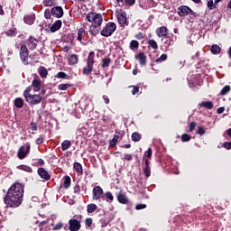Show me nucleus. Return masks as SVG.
<instances>
[{"mask_svg":"<svg viewBox=\"0 0 231 231\" xmlns=\"http://www.w3.org/2000/svg\"><path fill=\"white\" fill-rule=\"evenodd\" d=\"M23 198H24V185L15 182L8 189L4 198V203L6 205V208H17V207H21Z\"/></svg>","mask_w":231,"mask_h":231,"instance_id":"obj_1","label":"nucleus"},{"mask_svg":"<svg viewBox=\"0 0 231 231\" xmlns=\"http://www.w3.org/2000/svg\"><path fill=\"white\" fill-rule=\"evenodd\" d=\"M82 215H74L72 218L69 220L68 224H65L64 230L79 231L82 225Z\"/></svg>","mask_w":231,"mask_h":231,"instance_id":"obj_2","label":"nucleus"},{"mask_svg":"<svg viewBox=\"0 0 231 231\" xmlns=\"http://www.w3.org/2000/svg\"><path fill=\"white\" fill-rule=\"evenodd\" d=\"M93 64H95V52L90 51L87 60V66L83 68V75H90L93 71Z\"/></svg>","mask_w":231,"mask_h":231,"instance_id":"obj_3","label":"nucleus"},{"mask_svg":"<svg viewBox=\"0 0 231 231\" xmlns=\"http://www.w3.org/2000/svg\"><path fill=\"white\" fill-rule=\"evenodd\" d=\"M116 31V24L115 23H107L101 31L103 37H111L112 33Z\"/></svg>","mask_w":231,"mask_h":231,"instance_id":"obj_4","label":"nucleus"},{"mask_svg":"<svg viewBox=\"0 0 231 231\" xmlns=\"http://www.w3.org/2000/svg\"><path fill=\"white\" fill-rule=\"evenodd\" d=\"M30 143H27L24 145H22L17 152V157L19 158V160H24V158H26V156H28V154H30Z\"/></svg>","mask_w":231,"mask_h":231,"instance_id":"obj_5","label":"nucleus"},{"mask_svg":"<svg viewBox=\"0 0 231 231\" xmlns=\"http://www.w3.org/2000/svg\"><path fill=\"white\" fill-rule=\"evenodd\" d=\"M178 14L180 15V17H185L187 15H192V17H196L197 15L196 13H194V11H192V9H190V7L187 5H182L179 7Z\"/></svg>","mask_w":231,"mask_h":231,"instance_id":"obj_6","label":"nucleus"},{"mask_svg":"<svg viewBox=\"0 0 231 231\" xmlns=\"http://www.w3.org/2000/svg\"><path fill=\"white\" fill-rule=\"evenodd\" d=\"M25 101L30 106H37L40 102H42V97H41V95L31 94L30 96H27V97H25Z\"/></svg>","mask_w":231,"mask_h":231,"instance_id":"obj_7","label":"nucleus"},{"mask_svg":"<svg viewBox=\"0 0 231 231\" xmlns=\"http://www.w3.org/2000/svg\"><path fill=\"white\" fill-rule=\"evenodd\" d=\"M116 15L117 18V21L120 24V26L125 27V24L127 25V14H125V11L124 10H119V11H116Z\"/></svg>","mask_w":231,"mask_h":231,"instance_id":"obj_8","label":"nucleus"},{"mask_svg":"<svg viewBox=\"0 0 231 231\" xmlns=\"http://www.w3.org/2000/svg\"><path fill=\"white\" fill-rule=\"evenodd\" d=\"M33 80L32 81V87L33 88L34 92H39L42 88V81L41 80V78H39V75L33 74Z\"/></svg>","mask_w":231,"mask_h":231,"instance_id":"obj_9","label":"nucleus"},{"mask_svg":"<svg viewBox=\"0 0 231 231\" xmlns=\"http://www.w3.org/2000/svg\"><path fill=\"white\" fill-rule=\"evenodd\" d=\"M28 55H30V51H28V47H26L25 44L21 45L20 49V59L23 60V62H25V60H28Z\"/></svg>","mask_w":231,"mask_h":231,"instance_id":"obj_10","label":"nucleus"},{"mask_svg":"<svg viewBox=\"0 0 231 231\" xmlns=\"http://www.w3.org/2000/svg\"><path fill=\"white\" fill-rule=\"evenodd\" d=\"M51 14L54 17H57V19H60L64 15V9L61 6H55L51 8Z\"/></svg>","mask_w":231,"mask_h":231,"instance_id":"obj_11","label":"nucleus"},{"mask_svg":"<svg viewBox=\"0 0 231 231\" xmlns=\"http://www.w3.org/2000/svg\"><path fill=\"white\" fill-rule=\"evenodd\" d=\"M38 176L42 178V180H45V181H48L51 179V175H50V172L46 171L44 168H38Z\"/></svg>","mask_w":231,"mask_h":231,"instance_id":"obj_12","label":"nucleus"},{"mask_svg":"<svg viewBox=\"0 0 231 231\" xmlns=\"http://www.w3.org/2000/svg\"><path fill=\"white\" fill-rule=\"evenodd\" d=\"M104 196V189L100 186H96L93 189V199H96L97 201L100 199Z\"/></svg>","mask_w":231,"mask_h":231,"instance_id":"obj_13","label":"nucleus"},{"mask_svg":"<svg viewBox=\"0 0 231 231\" xmlns=\"http://www.w3.org/2000/svg\"><path fill=\"white\" fill-rule=\"evenodd\" d=\"M26 44L29 47V50H35L37 48V44H39V41L35 39V37L30 36L26 41Z\"/></svg>","mask_w":231,"mask_h":231,"instance_id":"obj_14","label":"nucleus"},{"mask_svg":"<svg viewBox=\"0 0 231 231\" xmlns=\"http://www.w3.org/2000/svg\"><path fill=\"white\" fill-rule=\"evenodd\" d=\"M135 59L139 60V64L141 66H145L147 64V56H145L144 52H139Z\"/></svg>","mask_w":231,"mask_h":231,"instance_id":"obj_15","label":"nucleus"},{"mask_svg":"<svg viewBox=\"0 0 231 231\" xmlns=\"http://www.w3.org/2000/svg\"><path fill=\"white\" fill-rule=\"evenodd\" d=\"M156 33L158 37H167V34L169 33V30L167 29V27L162 26V27L157 28Z\"/></svg>","mask_w":231,"mask_h":231,"instance_id":"obj_16","label":"nucleus"},{"mask_svg":"<svg viewBox=\"0 0 231 231\" xmlns=\"http://www.w3.org/2000/svg\"><path fill=\"white\" fill-rule=\"evenodd\" d=\"M117 201H119L122 205H127L129 203V199L124 193L117 194Z\"/></svg>","mask_w":231,"mask_h":231,"instance_id":"obj_17","label":"nucleus"},{"mask_svg":"<svg viewBox=\"0 0 231 231\" xmlns=\"http://www.w3.org/2000/svg\"><path fill=\"white\" fill-rule=\"evenodd\" d=\"M68 62L69 66H75V64H79V56L76 54L69 55L68 58Z\"/></svg>","mask_w":231,"mask_h":231,"instance_id":"obj_18","label":"nucleus"},{"mask_svg":"<svg viewBox=\"0 0 231 231\" xmlns=\"http://www.w3.org/2000/svg\"><path fill=\"white\" fill-rule=\"evenodd\" d=\"M62 27V21L57 20L51 27V32L54 33V32H59L60 28Z\"/></svg>","mask_w":231,"mask_h":231,"instance_id":"obj_19","label":"nucleus"},{"mask_svg":"<svg viewBox=\"0 0 231 231\" xmlns=\"http://www.w3.org/2000/svg\"><path fill=\"white\" fill-rule=\"evenodd\" d=\"M162 42H163L165 48H169V46L174 45V40L169 36L162 38Z\"/></svg>","mask_w":231,"mask_h":231,"instance_id":"obj_20","label":"nucleus"},{"mask_svg":"<svg viewBox=\"0 0 231 231\" xmlns=\"http://www.w3.org/2000/svg\"><path fill=\"white\" fill-rule=\"evenodd\" d=\"M92 23H94V24H97V26H101L103 23L102 14H95Z\"/></svg>","mask_w":231,"mask_h":231,"instance_id":"obj_21","label":"nucleus"},{"mask_svg":"<svg viewBox=\"0 0 231 231\" xmlns=\"http://www.w3.org/2000/svg\"><path fill=\"white\" fill-rule=\"evenodd\" d=\"M38 73L42 79H47L48 77V69H45L44 66H40L38 68Z\"/></svg>","mask_w":231,"mask_h":231,"instance_id":"obj_22","label":"nucleus"},{"mask_svg":"<svg viewBox=\"0 0 231 231\" xmlns=\"http://www.w3.org/2000/svg\"><path fill=\"white\" fill-rule=\"evenodd\" d=\"M25 24L32 25L35 22V14H30L23 17Z\"/></svg>","mask_w":231,"mask_h":231,"instance_id":"obj_23","label":"nucleus"},{"mask_svg":"<svg viewBox=\"0 0 231 231\" xmlns=\"http://www.w3.org/2000/svg\"><path fill=\"white\" fill-rule=\"evenodd\" d=\"M102 199H106V203H111L114 201L115 197H113V193H111V191H107L102 196Z\"/></svg>","mask_w":231,"mask_h":231,"instance_id":"obj_24","label":"nucleus"},{"mask_svg":"<svg viewBox=\"0 0 231 231\" xmlns=\"http://www.w3.org/2000/svg\"><path fill=\"white\" fill-rule=\"evenodd\" d=\"M199 107H205L206 109H213L214 108V103L212 101H203L200 104H199Z\"/></svg>","mask_w":231,"mask_h":231,"instance_id":"obj_25","label":"nucleus"},{"mask_svg":"<svg viewBox=\"0 0 231 231\" xmlns=\"http://www.w3.org/2000/svg\"><path fill=\"white\" fill-rule=\"evenodd\" d=\"M210 51L213 55H219V53H221V47L217 44H213L210 47Z\"/></svg>","mask_w":231,"mask_h":231,"instance_id":"obj_26","label":"nucleus"},{"mask_svg":"<svg viewBox=\"0 0 231 231\" xmlns=\"http://www.w3.org/2000/svg\"><path fill=\"white\" fill-rule=\"evenodd\" d=\"M74 170L76 171V172L78 174H79V176H82V174H84V170L82 169V164H80L79 162H74Z\"/></svg>","mask_w":231,"mask_h":231,"instance_id":"obj_27","label":"nucleus"},{"mask_svg":"<svg viewBox=\"0 0 231 231\" xmlns=\"http://www.w3.org/2000/svg\"><path fill=\"white\" fill-rule=\"evenodd\" d=\"M14 106L18 109H21L24 106V99L23 97H17L14 99Z\"/></svg>","mask_w":231,"mask_h":231,"instance_id":"obj_28","label":"nucleus"},{"mask_svg":"<svg viewBox=\"0 0 231 231\" xmlns=\"http://www.w3.org/2000/svg\"><path fill=\"white\" fill-rule=\"evenodd\" d=\"M98 32H100V26L98 25H91L89 28V33L91 35H98Z\"/></svg>","mask_w":231,"mask_h":231,"instance_id":"obj_29","label":"nucleus"},{"mask_svg":"<svg viewBox=\"0 0 231 231\" xmlns=\"http://www.w3.org/2000/svg\"><path fill=\"white\" fill-rule=\"evenodd\" d=\"M71 147V141L69 140H65L61 143V150L62 151H68Z\"/></svg>","mask_w":231,"mask_h":231,"instance_id":"obj_30","label":"nucleus"},{"mask_svg":"<svg viewBox=\"0 0 231 231\" xmlns=\"http://www.w3.org/2000/svg\"><path fill=\"white\" fill-rule=\"evenodd\" d=\"M7 37H15L17 35V28L9 29L5 32Z\"/></svg>","mask_w":231,"mask_h":231,"instance_id":"obj_31","label":"nucleus"},{"mask_svg":"<svg viewBox=\"0 0 231 231\" xmlns=\"http://www.w3.org/2000/svg\"><path fill=\"white\" fill-rule=\"evenodd\" d=\"M86 37V30L84 28H80L78 31V41L82 42V38Z\"/></svg>","mask_w":231,"mask_h":231,"instance_id":"obj_32","label":"nucleus"},{"mask_svg":"<svg viewBox=\"0 0 231 231\" xmlns=\"http://www.w3.org/2000/svg\"><path fill=\"white\" fill-rule=\"evenodd\" d=\"M17 169H19L20 171H24V172H33L32 167L26 165H19L17 166Z\"/></svg>","mask_w":231,"mask_h":231,"instance_id":"obj_33","label":"nucleus"},{"mask_svg":"<svg viewBox=\"0 0 231 231\" xmlns=\"http://www.w3.org/2000/svg\"><path fill=\"white\" fill-rule=\"evenodd\" d=\"M97 207L96 204H88L87 206V211L88 214H93V212H95V210H97Z\"/></svg>","mask_w":231,"mask_h":231,"instance_id":"obj_34","label":"nucleus"},{"mask_svg":"<svg viewBox=\"0 0 231 231\" xmlns=\"http://www.w3.org/2000/svg\"><path fill=\"white\" fill-rule=\"evenodd\" d=\"M230 89H231L230 85L225 86L220 91L221 97H225V95H228V93H230Z\"/></svg>","mask_w":231,"mask_h":231,"instance_id":"obj_35","label":"nucleus"},{"mask_svg":"<svg viewBox=\"0 0 231 231\" xmlns=\"http://www.w3.org/2000/svg\"><path fill=\"white\" fill-rule=\"evenodd\" d=\"M142 140V134L137 132L132 134V141L133 142H140Z\"/></svg>","mask_w":231,"mask_h":231,"instance_id":"obj_36","label":"nucleus"},{"mask_svg":"<svg viewBox=\"0 0 231 231\" xmlns=\"http://www.w3.org/2000/svg\"><path fill=\"white\" fill-rule=\"evenodd\" d=\"M140 43L136 40H133L130 42V50H138Z\"/></svg>","mask_w":231,"mask_h":231,"instance_id":"obj_37","label":"nucleus"},{"mask_svg":"<svg viewBox=\"0 0 231 231\" xmlns=\"http://www.w3.org/2000/svg\"><path fill=\"white\" fill-rule=\"evenodd\" d=\"M70 185H71V178H69V176L65 177V180L63 182L64 189H69Z\"/></svg>","mask_w":231,"mask_h":231,"instance_id":"obj_38","label":"nucleus"},{"mask_svg":"<svg viewBox=\"0 0 231 231\" xmlns=\"http://www.w3.org/2000/svg\"><path fill=\"white\" fill-rule=\"evenodd\" d=\"M57 5V0H43V6H54Z\"/></svg>","mask_w":231,"mask_h":231,"instance_id":"obj_39","label":"nucleus"},{"mask_svg":"<svg viewBox=\"0 0 231 231\" xmlns=\"http://www.w3.org/2000/svg\"><path fill=\"white\" fill-rule=\"evenodd\" d=\"M56 79H65L66 80L69 79V77L66 72L60 71L58 75L55 76Z\"/></svg>","mask_w":231,"mask_h":231,"instance_id":"obj_40","label":"nucleus"},{"mask_svg":"<svg viewBox=\"0 0 231 231\" xmlns=\"http://www.w3.org/2000/svg\"><path fill=\"white\" fill-rule=\"evenodd\" d=\"M102 62V68H109V64H111V58H105Z\"/></svg>","mask_w":231,"mask_h":231,"instance_id":"obj_41","label":"nucleus"},{"mask_svg":"<svg viewBox=\"0 0 231 231\" xmlns=\"http://www.w3.org/2000/svg\"><path fill=\"white\" fill-rule=\"evenodd\" d=\"M148 45L152 48V50H158V43L154 40H149Z\"/></svg>","mask_w":231,"mask_h":231,"instance_id":"obj_42","label":"nucleus"},{"mask_svg":"<svg viewBox=\"0 0 231 231\" xmlns=\"http://www.w3.org/2000/svg\"><path fill=\"white\" fill-rule=\"evenodd\" d=\"M69 88H71V84L65 83V84H60L58 86V88L60 91H66V89H68Z\"/></svg>","mask_w":231,"mask_h":231,"instance_id":"obj_43","label":"nucleus"},{"mask_svg":"<svg viewBox=\"0 0 231 231\" xmlns=\"http://www.w3.org/2000/svg\"><path fill=\"white\" fill-rule=\"evenodd\" d=\"M143 173L146 178H149L151 176V166H144Z\"/></svg>","mask_w":231,"mask_h":231,"instance_id":"obj_44","label":"nucleus"},{"mask_svg":"<svg viewBox=\"0 0 231 231\" xmlns=\"http://www.w3.org/2000/svg\"><path fill=\"white\" fill-rule=\"evenodd\" d=\"M64 226H66V224L60 222L52 227V230H60L61 228H64Z\"/></svg>","mask_w":231,"mask_h":231,"instance_id":"obj_45","label":"nucleus"},{"mask_svg":"<svg viewBox=\"0 0 231 231\" xmlns=\"http://www.w3.org/2000/svg\"><path fill=\"white\" fill-rule=\"evenodd\" d=\"M32 87H27L25 88V90L23 91V97L24 98L28 97L29 96H31L32 94Z\"/></svg>","mask_w":231,"mask_h":231,"instance_id":"obj_46","label":"nucleus"},{"mask_svg":"<svg viewBox=\"0 0 231 231\" xmlns=\"http://www.w3.org/2000/svg\"><path fill=\"white\" fill-rule=\"evenodd\" d=\"M207 131L205 130V127L203 126H199L197 130V134H199L200 136H203Z\"/></svg>","mask_w":231,"mask_h":231,"instance_id":"obj_47","label":"nucleus"},{"mask_svg":"<svg viewBox=\"0 0 231 231\" xmlns=\"http://www.w3.org/2000/svg\"><path fill=\"white\" fill-rule=\"evenodd\" d=\"M94 17H95V13H88L86 15V19H87V21H88V23H93Z\"/></svg>","mask_w":231,"mask_h":231,"instance_id":"obj_48","label":"nucleus"},{"mask_svg":"<svg viewBox=\"0 0 231 231\" xmlns=\"http://www.w3.org/2000/svg\"><path fill=\"white\" fill-rule=\"evenodd\" d=\"M118 135H114V138L110 141L111 147H115L116 145V142H118Z\"/></svg>","mask_w":231,"mask_h":231,"instance_id":"obj_49","label":"nucleus"},{"mask_svg":"<svg viewBox=\"0 0 231 231\" xmlns=\"http://www.w3.org/2000/svg\"><path fill=\"white\" fill-rule=\"evenodd\" d=\"M190 135L189 134H183L182 135H181V142H189V140H190Z\"/></svg>","mask_w":231,"mask_h":231,"instance_id":"obj_50","label":"nucleus"},{"mask_svg":"<svg viewBox=\"0 0 231 231\" xmlns=\"http://www.w3.org/2000/svg\"><path fill=\"white\" fill-rule=\"evenodd\" d=\"M166 59H167V54H162V55H161L160 58L155 60V62H157V63L163 62V61H165Z\"/></svg>","mask_w":231,"mask_h":231,"instance_id":"obj_51","label":"nucleus"},{"mask_svg":"<svg viewBox=\"0 0 231 231\" xmlns=\"http://www.w3.org/2000/svg\"><path fill=\"white\" fill-rule=\"evenodd\" d=\"M144 156H146V158H152V148H148V150L144 152Z\"/></svg>","mask_w":231,"mask_h":231,"instance_id":"obj_52","label":"nucleus"},{"mask_svg":"<svg viewBox=\"0 0 231 231\" xmlns=\"http://www.w3.org/2000/svg\"><path fill=\"white\" fill-rule=\"evenodd\" d=\"M85 225L88 227H91V226L93 225V218L91 217L86 218Z\"/></svg>","mask_w":231,"mask_h":231,"instance_id":"obj_53","label":"nucleus"},{"mask_svg":"<svg viewBox=\"0 0 231 231\" xmlns=\"http://www.w3.org/2000/svg\"><path fill=\"white\" fill-rule=\"evenodd\" d=\"M37 145H41L44 143V135H41L39 138L36 139Z\"/></svg>","mask_w":231,"mask_h":231,"instance_id":"obj_54","label":"nucleus"},{"mask_svg":"<svg viewBox=\"0 0 231 231\" xmlns=\"http://www.w3.org/2000/svg\"><path fill=\"white\" fill-rule=\"evenodd\" d=\"M143 208H147V205H145V204H137V205L135 206V209H136V210H142V209H143Z\"/></svg>","mask_w":231,"mask_h":231,"instance_id":"obj_55","label":"nucleus"},{"mask_svg":"<svg viewBox=\"0 0 231 231\" xmlns=\"http://www.w3.org/2000/svg\"><path fill=\"white\" fill-rule=\"evenodd\" d=\"M44 17H45V19H51V11H50L49 9L45 10Z\"/></svg>","mask_w":231,"mask_h":231,"instance_id":"obj_56","label":"nucleus"},{"mask_svg":"<svg viewBox=\"0 0 231 231\" xmlns=\"http://www.w3.org/2000/svg\"><path fill=\"white\" fill-rule=\"evenodd\" d=\"M196 125H198V124L196 122H191L189 124V131H190V133H192L194 131V129H196Z\"/></svg>","mask_w":231,"mask_h":231,"instance_id":"obj_57","label":"nucleus"},{"mask_svg":"<svg viewBox=\"0 0 231 231\" xmlns=\"http://www.w3.org/2000/svg\"><path fill=\"white\" fill-rule=\"evenodd\" d=\"M208 7L209 10H214V8H216V6H214V1H212V0L208 1Z\"/></svg>","mask_w":231,"mask_h":231,"instance_id":"obj_58","label":"nucleus"},{"mask_svg":"<svg viewBox=\"0 0 231 231\" xmlns=\"http://www.w3.org/2000/svg\"><path fill=\"white\" fill-rule=\"evenodd\" d=\"M133 90H132V95H136V93H138V91H140V88L136 87V86H133Z\"/></svg>","mask_w":231,"mask_h":231,"instance_id":"obj_59","label":"nucleus"},{"mask_svg":"<svg viewBox=\"0 0 231 231\" xmlns=\"http://www.w3.org/2000/svg\"><path fill=\"white\" fill-rule=\"evenodd\" d=\"M223 147H225V149L230 150L231 149V141L224 143Z\"/></svg>","mask_w":231,"mask_h":231,"instance_id":"obj_60","label":"nucleus"},{"mask_svg":"<svg viewBox=\"0 0 231 231\" xmlns=\"http://www.w3.org/2000/svg\"><path fill=\"white\" fill-rule=\"evenodd\" d=\"M125 160L131 162L133 160V154H125Z\"/></svg>","mask_w":231,"mask_h":231,"instance_id":"obj_61","label":"nucleus"},{"mask_svg":"<svg viewBox=\"0 0 231 231\" xmlns=\"http://www.w3.org/2000/svg\"><path fill=\"white\" fill-rule=\"evenodd\" d=\"M74 192H75V194H79L80 193V186H79V184L74 186Z\"/></svg>","mask_w":231,"mask_h":231,"instance_id":"obj_62","label":"nucleus"},{"mask_svg":"<svg viewBox=\"0 0 231 231\" xmlns=\"http://www.w3.org/2000/svg\"><path fill=\"white\" fill-rule=\"evenodd\" d=\"M125 3H126L129 6H133V5L136 3V0H125Z\"/></svg>","mask_w":231,"mask_h":231,"instance_id":"obj_63","label":"nucleus"},{"mask_svg":"<svg viewBox=\"0 0 231 231\" xmlns=\"http://www.w3.org/2000/svg\"><path fill=\"white\" fill-rule=\"evenodd\" d=\"M31 129H32V131H37V123L32 122Z\"/></svg>","mask_w":231,"mask_h":231,"instance_id":"obj_64","label":"nucleus"}]
</instances>
